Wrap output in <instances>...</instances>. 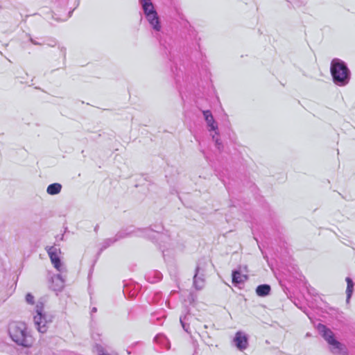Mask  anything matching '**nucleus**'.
Wrapping results in <instances>:
<instances>
[{
  "mask_svg": "<svg viewBox=\"0 0 355 355\" xmlns=\"http://www.w3.org/2000/svg\"><path fill=\"white\" fill-rule=\"evenodd\" d=\"M162 230V225H155V228L147 227L143 229L128 227L125 229L121 230L119 231L114 237L105 239L102 241V243L100 244L101 247L97 253V256L99 257L103 250L113 245L116 241L126 237L132 236L151 237V234L153 233H156L157 235L163 236L162 234L161 233Z\"/></svg>",
  "mask_w": 355,
  "mask_h": 355,
  "instance_id": "1",
  "label": "nucleus"
},
{
  "mask_svg": "<svg viewBox=\"0 0 355 355\" xmlns=\"http://www.w3.org/2000/svg\"><path fill=\"white\" fill-rule=\"evenodd\" d=\"M184 96L185 122L189 126L190 131L193 134L196 140L198 141V135L196 134L199 122L200 107L198 102V97L196 93L189 92H187Z\"/></svg>",
  "mask_w": 355,
  "mask_h": 355,
  "instance_id": "2",
  "label": "nucleus"
},
{
  "mask_svg": "<svg viewBox=\"0 0 355 355\" xmlns=\"http://www.w3.org/2000/svg\"><path fill=\"white\" fill-rule=\"evenodd\" d=\"M11 339L17 345L28 347L33 343V338L27 329L26 324L21 322H12L8 326Z\"/></svg>",
  "mask_w": 355,
  "mask_h": 355,
  "instance_id": "3",
  "label": "nucleus"
},
{
  "mask_svg": "<svg viewBox=\"0 0 355 355\" xmlns=\"http://www.w3.org/2000/svg\"><path fill=\"white\" fill-rule=\"evenodd\" d=\"M139 1L141 5L146 18L153 30L154 36L159 41L161 45L164 46L160 38V34L162 33L160 20L151 0H139Z\"/></svg>",
  "mask_w": 355,
  "mask_h": 355,
  "instance_id": "4",
  "label": "nucleus"
},
{
  "mask_svg": "<svg viewBox=\"0 0 355 355\" xmlns=\"http://www.w3.org/2000/svg\"><path fill=\"white\" fill-rule=\"evenodd\" d=\"M330 72L333 82L339 87L347 85L351 78V71L347 64L339 58L331 62Z\"/></svg>",
  "mask_w": 355,
  "mask_h": 355,
  "instance_id": "5",
  "label": "nucleus"
},
{
  "mask_svg": "<svg viewBox=\"0 0 355 355\" xmlns=\"http://www.w3.org/2000/svg\"><path fill=\"white\" fill-rule=\"evenodd\" d=\"M36 315L34 316V323L39 332H46L48 324L52 322V316L44 313V304L38 302L35 307Z\"/></svg>",
  "mask_w": 355,
  "mask_h": 355,
  "instance_id": "6",
  "label": "nucleus"
},
{
  "mask_svg": "<svg viewBox=\"0 0 355 355\" xmlns=\"http://www.w3.org/2000/svg\"><path fill=\"white\" fill-rule=\"evenodd\" d=\"M201 112L203 114V116L205 118V122L207 123V126L209 131H214V135H212V139L214 141H215V145L216 148L221 150L223 146L222 142L219 139V132H218V123L214 120V118L212 115V113L209 110H201Z\"/></svg>",
  "mask_w": 355,
  "mask_h": 355,
  "instance_id": "7",
  "label": "nucleus"
},
{
  "mask_svg": "<svg viewBox=\"0 0 355 355\" xmlns=\"http://www.w3.org/2000/svg\"><path fill=\"white\" fill-rule=\"evenodd\" d=\"M317 329L324 340L332 346L331 352L333 353H338L340 352L341 343L335 339L334 333L331 329L321 323L318 324Z\"/></svg>",
  "mask_w": 355,
  "mask_h": 355,
  "instance_id": "8",
  "label": "nucleus"
},
{
  "mask_svg": "<svg viewBox=\"0 0 355 355\" xmlns=\"http://www.w3.org/2000/svg\"><path fill=\"white\" fill-rule=\"evenodd\" d=\"M45 249L54 268L61 273L66 272V268L59 257V254L61 252L60 249L55 246H47Z\"/></svg>",
  "mask_w": 355,
  "mask_h": 355,
  "instance_id": "9",
  "label": "nucleus"
},
{
  "mask_svg": "<svg viewBox=\"0 0 355 355\" xmlns=\"http://www.w3.org/2000/svg\"><path fill=\"white\" fill-rule=\"evenodd\" d=\"M234 343L236 347L240 350L243 351L247 349L248 346V336L241 331L236 333L234 338Z\"/></svg>",
  "mask_w": 355,
  "mask_h": 355,
  "instance_id": "10",
  "label": "nucleus"
},
{
  "mask_svg": "<svg viewBox=\"0 0 355 355\" xmlns=\"http://www.w3.org/2000/svg\"><path fill=\"white\" fill-rule=\"evenodd\" d=\"M64 286V279L61 274L54 275L51 278V285L50 287L55 291H60Z\"/></svg>",
  "mask_w": 355,
  "mask_h": 355,
  "instance_id": "11",
  "label": "nucleus"
},
{
  "mask_svg": "<svg viewBox=\"0 0 355 355\" xmlns=\"http://www.w3.org/2000/svg\"><path fill=\"white\" fill-rule=\"evenodd\" d=\"M232 284L235 286L243 284L248 279L247 275L241 274L240 267L232 271Z\"/></svg>",
  "mask_w": 355,
  "mask_h": 355,
  "instance_id": "12",
  "label": "nucleus"
},
{
  "mask_svg": "<svg viewBox=\"0 0 355 355\" xmlns=\"http://www.w3.org/2000/svg\"><path fill=\"white\" fill-rule=\"evenodd\" d=\"M166 316L165 311L163 310L155 312L151 315L150 322L156 325H162Z\"/></svg>",
  "mask_w": 355,
  "mask_h": 355,
  "instance_id": "13",
  "label": "nucleus"
},
{
  "mask_svg": "<svg viewBox=\"0 0 355 355\" xmlns=\"http://www.w3.org/2000/svg\"><path fill=\"white\" fill-rule=\"evenodd\" d=\"M162 274L158 271V270H152L148 272L145 278L147 282L151 284L157 283L162 280Z\"/></svg>",
  "mask_w": 355,
  "mask_h": 355,
  "instance_id": "14",
  "label": "nucleus"
},
{
  "mask_svg": "<svg viewBox=\"0 0 355 355\" xmlns=\"http://www.w3.org/2000/svg\"><path fill=\"white\" fill-rule=\"evenodd\" d=\"M180 321L184 330L190 334H191L189 330L190 323L193 322H197V320H193V318L189 314L184 316V318L180 317Z\"/></svg>",
  "mask_w": 355,
  "mask_h": 355,
  "instance_id": "15",
  "label": "nucleus"
},
{
  "mask_svg": "<svg viewBox=\"0 0 355 355\" xmlns=\"http://www.w3.org/2000/svg\"><path fill=\"white\" fill-rule=\"evenodd\" d=\"M271 287L268 284L259 285L256 288V293L259 297H266L270 294Z\"/></svg>",
  "mask_w": 355,
  "mask_h": 355,
  "instance_id": "16",
  "label": "nucleus"
},
{
  "mask_svg": "<svg viewBox=\"0 0 355 355\" xmlns=\"http://www.w3.org/2000/svg\"><path fill=\"white\" fill-rule=\"evenodd\" d=\"M62 187L60 183H53L47 187L46 192L51 196L57 195L60 193Z\"/></svg>",
  "mask_w": 355,
  "mask_h": 355,
  "instance_id": "17",
  "label": "nucleus"
},
{
  "mask_svg": "<svg viewBox=\"0 0 355 355\" xmlns=\"http://www.w3.org/2000/svg\"><path fill=\"white\" fill-rule=\"evenodd\" d=\"M171 71L174 75V78L177 84L180 83V78L183 77V71L178 67L177 63L174 62V66L171 67Z\"/></svg>",
  "mask_w": 355,
  "mask_h": 355,
  "instance_id": "18",
  "label": "nucleus"
},
{
  "mask_svg": "<svg viewBox=\"0 0 355 355\" xmlns=\"http://www.w3.org/2000/svg\"><path fill=\"white\" fill-rule=\"evenodd\" d=\"M154 340H155V342L160 344L161 345H162L164 347H165L167 349L170 348V343H169L167 338L162 334L157 335L155 337Z\"/></svg>",
  "mask_w": 355,
  "mask_h": 355,
  "instance_id": "19",
  "label": "nucleus"
},
{
  "mask_svg": "<svg viewBox=\"0 0 355 355\" xmlns=\"http://www.w3.org/2000/svg\"><path fill=\"white\" fill-rule=\"evenodd\" d=\"M346 282H347L346 294H347V295H348V299H351V297H352L353 291H354V282L350 277H347Z\"/></svg>",
  "mask_w": 355,
  "mask_h": 355,
  "instance_id": "20",
  "label": "nucleus"
},
{
  "mask_svg": "<svg viewBox=\"0 0 355 355\" xmlns=\"http://www.w3.org/2000/svg\"><path fill=\"white\" fill-rule=\"evenodd\" d=\"M204 55H202V53H201V58H200V60H201V71L202 70L205 71V76L206 78H207V80H210V76H211V73L209 71V68H208V66L207 64H206L205 61L204 60V58H203Z\"/></svg>",
  "mask_w": 355,
  "mask_h": 355,
  "instance_id": "21",
  "label": "nucleus"
},
{
  "mask_svg": "<svg viewBox=\"0 0 355 355\" xmlns=\"http://www.w3.org/2000/svg\"><path fill=\"white\" fill-rule=\"evenodd\" d=\"M58 49L60 51V56L63 58L64 60L66 59V52L67 49L64 46H62L60 44L58 45Z\"/></svg>",
  "mask_w": 355,
  "mask_h": 355,
  "instance_id": "22",
  "label": "nucleus"
},
{
  "mask_svg": "<svg viewBox=\"0 0 355 355\" xmlns=\"http://www.w3.org/2000/svg\"><path fill=\"white\" fill-rule=\"evenodd\" d=\"M200 270V266L198 265L196 266V273L194 275V277H193V286H195V288L198 290V270Z\"/></svg>",
  "mask_w": 355,
  "mask_h": 355,
  "instance_id": "23",
  "label": "nucleus"
},
{
  "mask_svg": "<svg viewBox=\"0 0 355 355\" xmlns=\"http://www.w3.org/2000/svg\"><path fill=\"white\" fill-rule=\"evenodd\" d=\"M26 301L28 304H34V296L31 293H27L26 295Z\"/></svg>",
  "mask_w": 355,
  "mask_h": 355,
  "instance_id": "24",
  "label": "nucleus"
},
{
  "mask_svg": "<svg viewBox=\"0 0 355 355\" xmlns=\"http://www.w3.org/2000/svg\"><path fill=\"white\" fill-rule=\"evenodd\" d=\"M191 338L192 339V343L194 347V352L193 355H197L198 353V340L196 339H194L193 336H191Z\"/></svg>",
  "mask_w": 355,
  "mask_h": 355,
  "instance_id": "25",
  "label": "nucleus"
},
{
  "mask_svg": "<svg viewBox=\"0 0 355 355\" xmlns=\"http://www.w3.org/2000/svg\"><path fill=\"white\" fill-rule=\"evenodd\" d=\"M96 351L98 355H110L109 354L105 353L103 348L99 345H96Z\"/></svg>",
  "mask_w": 355,
  "mask_h": 355,
  "instance_id": "26",
  "label": "nucleus"
},
{
  "mask_svg": "<svg viewBox=\"0 0 355 355\" xmlns=\"http://www.w3.org/2000/svg\"><path fill=\"white\" fill-rule=\"evenodd\" d=\"M47 45L53 47L57 46V42L55 40H51L49 42L47 43Z\"/></svg>",
  "mask_w": 355,
  "mask_h": 355,
  "instance_id": "27",
  "label": "nucleus"
},
{
  "mask_svg": "<svg viewBox=\"0 0 355 355\" xmlns=\"http://www.w3.org/2000/svg\"><path fill=\"white\" fill-rule=\"evenodd\" d=\"M30 41L31 42L32 44H33L35 45H42L43 44L42 43L38 42L37 41L33 40L31 37L30 38Z\"/></svg>",
  "mask_w": 355,
  "mask_h": 355,
  "instance_id": "28",
  "label": "nucleus"
},
{
  "mask_svg": "<svg viewBox=\"0 0 355 355\" xmlns=\"http://www.w3.org/2000/svg\"><path fill=\"white\" fill-rule=\"evenodd\" d=\"M128 292H129V286L128 285H125L124 286V289H123L124 295H125Z\"/></svg>",
  "mask_w": 355,
  "mask_h": 355,
  "instance_id": "29",
  "label": "nucleus"
},
{
  "mask_svg": "<svg viewBox=\"0 0 355 355\" xmlns=\"http://www.w3.org/2000/svg\"><path fill=\"white\" fill-rule=\"evenodd\" d=\"M189 301L191 302H193L194 301V297H193V295L192 293H191L189 296Z\"/></svg>",
  "mask_w": 355,
  "mask_h": 355,
  "instance_id": "30",
  "label": "nucleus"
},
{
  "mask_svg": "<svg viewBox=\"0 0 355 355\" xmlns=\"http://www.w3.org/2000/svg\"><path fill=\"white\" fill-rule=\"evenodd\" d=\"M96 311H97V309H96V307L92 308V314L93 313L96 312Z\"/></svg>",
  "mask_w": 355,
  "mask_h": 355,
  "instance_id": "31",
  "label": "nucleus"
},
{
  "mask_svg": "<svg viewBox=\"0 0 355 355\" xmlns=\"http://www.w3.org/2000/svg\"><path fill=\"white\" fill-rule=\"evenodd\" d=\"M135 292H134V293H130V296L131 297H134V296H135Z\"/></svg>",
  "mask_w": 355,
  "mask_h": 355,
  "instance_id": "32",
  "label": "nucleus"
},
{
  "mask_svg": "<svg viewBox=\"0 0 355 355\" xmlns=\"http://www.w3.org/2000/svg\"><path fill=\"white\" fill-rule=\"evenodd\" d=\"M349 300H350V299H348V295H347V299H346V302H347V303H349Z\"/></svg>",
  "mask_w": 355,
  "mask_h": 355,
  "instance_id": "33",
  "label": "nucleus"
},
{
  "mask_svg": "<svg viewBox=\"0 0 355 355\" xmlns=\"http://www.w3.org/2000/svg\"><path fill=\"white\" fill-rule=\"evenodd\" d=\"M306 314L308 315L309 318L310 320H311V315H310L308 313H306Z\"/></svg>",
  "mask_w": 355,
  "mask_h": 355,
  "instance_id": "34",
  "label": "nucleus"
},
{
  "mask_svg": "<svg viewBox=\"0 0 355 355\" xmlns=\"http://www.w3.org/2000/svg\"><path fill=\"white\" fill-rule=\"evenodd\" d=\"M127 352H128V354H131L130 351H129L128 349H127Z\"/></svg>",
  "mask_w": 355,
  "mask_h": 355,
  "instance_id": "35",
  "label": "nucleus"
},
{
  "mask_svg": "<svg viewBox=\"0 0 355 355\" xmlns=\"http://www.w3.org/2000/svg\"><path fill=\"white\" fill-rule=\"evenodd\" d=\"M187 79H188V77H187V76H186V77H185V81H187Z\"/></svg>",
  "mask_w": 355,
  "mask_h": 355,
  "instance_id": "36",
  "label": "nucleus"
}]
</instances>
